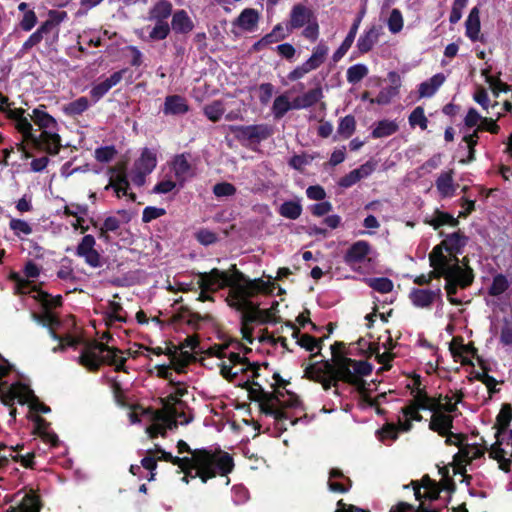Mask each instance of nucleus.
<instances>
[{"label": "nucleus", "mask_w": 512, "mask_h": 512, "mask_svg": "<svg viewBox=\"0 0 512 512\" xmlns=\"http://www.w3.org/2000/svg\"><path fill=\"white\" fill-rule=\"evenodd\" d=\"M236 272V279L231 278L226 272L220 271L217 268L212 269L210 272H203L201 274V285L203 287H211L219 284L221 287L231 288L232 302L229 303L231 307L240 311L242 321V332L244 338L249 342H253L251 331L247 329L249 323L257 321L259 317L258 306L249 300L260 291L269 289L267 283L261 279L249 280L246 276L237 271L236 265L232 266Z\"/></svg>", "instance_id": "f257e3e1"}, {"label": "nucleus", "mask_w": 512, "mask_h": 512, "mask_svg": "<svg viewBox=\"0 0 512 512\" xmlns=\"http://www.w3.org/2000/svg\"><path fill=\"white\" fill-rule=\"evenodd\" d=\"M194 461L187 465V468L181 469L188 478L200 477L203 483L208 479L215 477L217 474L227 475L234 467L232 457L226 453L219 451L213 453L206 449H195L193 457H189Z\"/></svg>", "instance_id": "f03ea898"}, {"label": "nucleus", "mask_w": 512, "mask_h": 512, "mask_svg": "<svg viewBox=\"0 0 512 512\" xmlns=\"http://www.w3.org/2000/svg\"><path fill=\"white\" fill-rule=\"evenodd\" d=\"M118 353H121L120 349L95 342L82 352L79 362L91 371L98 370L101 363L114 365L116 371H125L126 358L118 357Z\"/></svg>", "instance_id": "7ed1b4c3"}, {"label": "nucleus", "mask_w": 512, "mask_h": 512, "mask_svg": "<svg viewBox=\"0 0 512 512\" xmlns=\"http://www.w3.org/2000/svg\"><path fill=\"white\" fill-rule=\"evenodd\" d=\"M173 5L168 0H159L149 10L147 19L155 22V26L149 33L153 41L164 40L170 33V25L167 19L172 15Z\"/></svg>", "instance_id": "20e7f679"}, {"label": "nucleus", "mask_w": 512, "mask_h": 512, "mask_svg": "<svg viewBox=\"0 0 512 512\" xmlns=\"http://www.w3.org/2000/svg\"><path fill=\"white\" fill-rule=\"evenodd\" d=\"M455 266L454 269L451 270L449 275H441L446 280L445 290L448 295V300L451 304L459 305L461 304V300L454 298L453 295L457 293V286L461 288H466L470 286L474 280L473 270L470 267H466L465 269L459 266V259L454 257Z\"/></svg>", "instance_id": "39448f33"}, {"label": "nucleus", "mask_w": 512, "mask_h": 512, "mask_svg": "<svg viewBox=\"0 0 512 512\" xmlns=\"http://www.w3.org/2000/svg\"><path fill=\"white\" fill-rule=\"evenodd\" d=\"M229 130L234 134L235 138L239 141H250V142H260L262 140H266L269 138L273 130L266 124H257V125H249V126H238L231 125L229 126Z\"/></svg>", "instance_id": "423d86ee"}, {"label": "nucleus", "mask_w": 512, "mask_h": 512, "mask_svg": "<svg viewBox=\"0 0 512 512\" xmlns=\"http://www.w3.org/2000/svg\"><path fill=\"white\" fill-rule=\"evenodd\" d=\"M1 111L5 113L9 119L16 121L17 130L26 140H29L35 148H40V140L32 133L33 128L29 120L24 116V109H7L5 107H1Z\"/></svg>", "instance_id": "0eeeda50"}, {"label": "nucleus", "mask_w": 512, "mask_h": 512, "mask_svg": "<svg viewBox=\"0 0 512 512\" xmlns=\"http://www.w3.org/2000/svg\"><path fill=\"white\" fill-rule=\"evenodd\" d=\"M162 402L165 414L175 418L180 424H188L192 421L191 410L184 401L177 399L174 395H169Z\"/></svg>", "instance_id": "6e6552de"}, {"label": "nucleus", "mask_w": 512, "mask_h": 512, "mask_svg": "<svg viewBox=\"0 0 512 512\" xmlns=\"http://www.w3.org/2000/svg\"><path fill=\"white\" fill-rule=\"evenodd\" d=\"M443 246L442 243L435 246L429 254L430 266L434 268V270L431 271V275L434 276V278H440L441 275H449L455 266V256L447 258L443 254Z\"/></svg>", "instance_id": "1a4fd4ad"}, {"label": "nucleus", "mask_w": 512, "mask_h": 512, "mask_svg": "<svg viewBox=\"0 0 512 512\" xmlns=\"http://www.w3.org/2000/svg\"><path fill=\"white\" fill-rule=\"evenodd\" d=\"M323 366L311 364L305 369V376L315 382L321 383L324 390H329L332 387V364L330 361H322Z\"/></svg>", "instance_id": "9d476101"}, {"label": "nucleus", "mask_w": 512, "mask_h": 512, "mask_svg": "<svg viewBox=\"0 0 512 512\" xmlns=\"http://www.w3.org/2000/svg\"><path fill=\"white\" fill-rule=\"evenodd\" d=\"M344 358L345 357H339L337 359V367L332 365V386L336 388L334 391L336 394L338 393V381H343L350 385H357L359 382V379L355 376L353 370H351L352 365L345 363Z\"/></svg>", "instance_id": "9b49d317"}, {"label": "nucleus", "mask_w": 512, "mask_h": 512, "mask_svg": "<svg viewBox=\"0 0 512 512\" xmlns=\"http://www.w3.org/2000/svg\"><path fill=\"white\" fill-rule=\"evenodd\" d=\"M95 238L92 235H85L76 248V254L84 257L87 264L97 268L101 266L100 254L95 250Z\"/></svg>", "instance_id": "f8f14e48"}, {"label": "nucleus", "mask_w": 512, "mask_h": 512, "mask_svg": "<svg viewBox=\"0 0 512 512\" xmlns=\"http://www.w3.org/2000/svg\"><path fill=\"white\" fill-rule=\"evenodd\" d=\"M441 296V290H428L413 288L409 294L411 302L420 308H429L435 301L436 298Z\"/></svg>", "instance_id": "ddd939ff"}, {"label": "nucleus", "mask_w": 512, "mask_h": 512, "mask_svg": "<svg viewBox=\"0 0 512 512\" xmlns=\"http://www.w3.org/2000/svg\"><path fill=\"white\" fill-rule=\"evenodd\" d=\"M162 111L165 115H184L189 111V105L183 96L168 95L165 98Z\"/></svg>", "instance_id": "4468645a"}, {"label": "nucleus", "mask_w": 512, "mask_h": 512, "mask_svg": "<svg viewBox=\"0 0 512 512\" xmlns=\"http://www.w3.org/2000/svg\"><path fill=\"white\" fill-rule=\"evenodd\" d=\"M313 17L312 10L303 4L294 5L290 13L289 30L303 27L306 23H310Z\"/></svg>", "instance_id": "2eb2a0df"}, {"label": "nucleus", "mask_w": 512, "mask_h": 512, "mask_svg": "<svg viewBox=\"0 0 512 512\" xmlns=\"http://www.w3.org/2000/svg\"><path fill=\"white\" fill-rule=\"evenodd\" d=\"M381 26L372 25L357 41V48L361 54L368 53L378 43L381 34Z\"/></svg>", "instance_id": "dca6fc26"}, {"label": "nucleus", "mask_w": 512, "mask_h": 512, "mask_svg": "<svg viewBox=\"0 0 512 512\" xmlns=\"http://www.w3.org/2000/svg\"><path fill=\"white\" fill-rule=\"evenodd\" d=\"M370 251V246L366 241L355 242L345 253L344 261L349 264H355L363 261Z\"/></svg>", "instance_id": "f3484780"}, {"label": "nucleus", "mask_w": 512, "mask_h": 512, "mask_svg": "<svg viewBox=\"0 0 512 512\" xmlns=\"http://www.w3.org/2000/svg\"><path fill=\"white\" fill-rule=\"evenodd\" d=\"M259 13L253 8L244 9L240 15L233 21L234 26H238L245 31H253L259 21Z\"/></svg>", "instance_id": "a211bd4d"}, {"label": "nucleus", "mask_w": 512, "mask_h": 512, "mask_svg": "<svg viewBox=\"0 0 512 512\" xmlns=\"http://www.w3.org/2000/svg\"><path fill=\"white\" fill-rule=\"evenodd\" d=\"M322 97V88L318 84L314 89H311L303 95L296 97L292 102V107L293 109L308 108L316 104Z\"/></svg>", "instance_id": "6ab92c4d"}, {"label": "nucleus", "mask_w": 512, "mask_h": 512, "mask_svg": "<svg viewBox=\"0 0 512 512\" xmlns=\"http://www.w3.org/2000/svg\"><path fill=\"white\" fill-rule=\"evenodd\" d=\"M40 140V147L45 146L46 151L49 154L56 155L59 153L61 148V138L56 130L46 129L37 136Z\"/></svg>", "instance_id": "aec40b11"}, {"label": "nucleus", "mask_w": 512, "mask_h": 512, "mask_svg": "<svg viewBox=\"0 0 512 512\" xmlns=\"http://www.w3.org/2000/svg\"><path fill=\"white\" fill-rule=\"evenodd\" d=\"M194 28V24L185 10H177L172 15L171 27L176 33L187 34Z\"/></svg>", "instance_id": "412c9836"}, {"label": "nucleus", "mask_w": 512, "mask_h": 512, "mask_svg": "<svg viewBox=\"0 0 512 512\" xmlns=\"http://www.w3.org/2000/svg\"><path fill=\"white\" fill-rule=\"evenodd\" d=\"M53 26L54 23L51 20H47L42 23V25L24 42L19 53L23 55L31 48L39 44L42 41L44 34H48Z\"/></svg>", "instance_id": "4be33fe9"}, {"label": "nucleus", "mask_w": 512, "mask_h": 512, "mask_svg": "<svg viewBox=\"0 0 512 512\" xmlns=\"http://www.w3.org/2000/svg\"><path fill=\"white\" fill-rule=\"evenodd\" d=\"M359 26H360V17H356L353 24L351 25L350 30H349L347 36L345 37L344 41L342 42L340 47L333 54V60L335 62L339 61L346 54V52L350 49V47L352 46V44L355 40Z\"/></svg>", "instance_id": "5701e85b"}, {"label": "nucleus", "mask_w": 512, "mask_h": 512, "mask_svg": "<svg viewBox=\"0 0 512 512\" xmlns=\"http://www.w3.org/2000/svg\"><path fill=\"white\" fill-rule=\"evenodd\" d=\"M467 242L468 237H466L461 231H457L448 234L442 244L448 252L458 254L461 253Z\"/></svg>", "instance_id": "b1692460"}, {"label": "nucleus", "mask_w": 512, "mask_h": 512, "mask_svg": "<svg viewBox=\"0 0 512 512\" xmlns=\"http://www.w3.org/2000/svg\"><path fill=\"white\" fill-rule=\"evenodd\" d=\"M277 404L266 402L264 399V394L262 393L261 397V411L269 416H272L275 418L277 422V426L279 429L286 430V427H284V420L288 419V415L286 412L282 411L281 409L276 407Z\"/></svg>", "instance_id": "393cba45"}, {"label": "nucleus", "mask_w": 512, "mask_h": 512, "mask_svg": "<svg viewBox=\"0 0 512 512\" xmlns=\"http://www.w3.org/2000/svg\"><path fill=\"white\" fill-rule=\"evenodd\" d=\"M479 9L474 7L471 9L468 18L466 19V35L473 41H477L479 39L478 35L480 32V17H479Z\"/></svg>", "instance_id": "a878e982"}, {"label": "nucleus", "mask_w": 512, "mask_h": 512, "mask_svg": "<svg viewBox=\"0 0 512 512\" xmlns=\"http://www.w3.org/2000/svg\"><path fill=\"white\" fill-rule=\"evenodd\" d=\"M445 75L443 73L435 74L428 81L422 82L419 86L420 97H431L437 89L444 83Z\"/></svg>", "instance_id": "bb28decb"}, {"label": "nucleus", "mask_w": 512, "mask_h": 512, "mask_svg": "<svg viewBox=\"0 0 512 512\" xmlns=\"http://www.w3.org/2000/svg\"><path fill=\"white\" fill-rule=\"evenodd\" d=\"M156 167V156L149 149L145 148L138 160L135 161V169L150 174Z\"/></svg>", "instance_id": "cd10ccee"}, {"label": "nucleus", "mask_w": 512, "mask_h": 512, "mask_svg": "<svg viewBox=\"0 0 512 512\" xmlns=\"http://www.w3.org/2000/svg\"><path fill=\"white\" fill-rule=\"evenodd\" d=\"M290 327L293 329L292 336L297 339V344L299 346L305 348L307 351H313L316 347L321 349L323 339L316 340L308 334H300L299 329H297L293 324H290Z\"/></svg>", "instance_id": "c85d7f7f"}, {"label": "nucleus", "mask_w": 512, "mask_h": 512, "mask_svg": "<svg viewBox=\"0 0 512 512\" xmlns=\"http://www.w3.org/2000/svg\"><path fill=\"white\" fill-rule=\"evenodd\" d=\"M32 119L42 130H57L56 120L40 107L33 110Z\"/></svg>", "instance_id": "c756f323"}, {"label": "nucleus", "mask_w": 512, "mask_h": 512, "mask_svg": "<svg viewBox=\"0 0 512 512\" xmlns=\"http://www.w3.org/2000/svg\"><path fill=\"white\" fill-rule=\"evenodd\" d=\"M452 418L445 414H437L432 416L429 428L441 436H445L446 432L452 428Z\"/></svg>", "instance_id": "7c9ffc66"}, {"label": "nucleus", "mask_w": 512, "mask_h": 512, "mask_svg": "<svg viewBox=\"0 0 512 512\" xmlns=\"http://www.w3.org/2000/svg\"><path fill=\"white\" fill-rule=\"evenodd\" d=\"M173 168L177 179L181 182V186L183 185V182L186 180V178L192 175L191 165L183 154L175 157Z\"/></svg>", "instance_id": "2f4dec72"}, {"label": "nucleus", "mask_w": 512, "mask_h": 512, "mask_svg": "<svg viewBox=\"0 0 512 512\" xmlns=\"http://www.w3.org/2000/svg\"><path fill=\"white\" fill-rule=\"evenodd\" d=\"M431 399L426 394H420L418 398L419 405L416 407L414 405L407 406L402 408V412L405 417H409L413 420L420 421L422 416L418 413V409H431L429 407V402Z\"/></svg>", "instance_id": "473e14b6"}, {"label": "nucleus", "mask_w": 512, "mask_h": 512, "mask_svg": "<svg viewBox=\"0 0 512 512\" xmlns=\"http://www.w3.org/2000/svg\"><path fill=\"white\" fill-rule=\"evenodd\" d=\"M278 212L281 216L287 219L295 220L301 215L302 206L298 200L285 201L280 205Z\"/></svg>", "instance_id": "72a5a7b5"}, {"label": "nucleus", "mask_w": 512, "mask_h": 512, "mask_svg": "<svg viewBox=\"0 0 512 512\" xmlns=\"http://www.w3.org/2000/svg\"><path fill=\"white\" fill-rule=\"evenodd\" d=\"M501 444L502 442L498 439L490 447V457L498 461L501 470L508 472L511 459L505 457L506 452L501 448Z\"/></svg>", "instance_id": "f704fd0d"}, {"label": "nucleus", "mask_w": 512, "mask_h": 512, "mask_svg": "<svg viewBox=\"0 0 512 512\" xmlns=\"http://www.w3.org/2000/svg\"><path fill=\"white\" fill-rule=\"evenodd\" d=\"M398 125L394 121L381 120L377 123V126L372 131L371 135L373 138L388 137L398 131Z\"/></svg>", "instance_id": "c9c22d12"}, {"label": "nucleus", "mask_w": 512, "mask_h": 512, "mask_svg": "<svg viewBox=\"0 0 512 512\" xmlns=\"http://www.w3.org/2000/svg\"><path fill=\"white\" fill-rule=\"evenodd\" d=\"M436 187L442 197L452 196L454 193L452 171L442 173L436 180Z\"/></svg>", "instance_id": "e433bc0d"}, {"label": "nucleus", "mask_w": 512, "mask_h": 512, "mask_svg": "<svg viewBox=\"0 0 512 512\" xmlns=\"http://www.w3.org/2000/svg\"><path fill=\"white\" fill-rule=\"evenodd\" d=\"M512 421V406L511 404H503L502 408L497 416V422L500 425L499 430L495 434V437L497 440L500 437V434L506 431L507 427L509 426L510 422Z\"/></svg>", "instance_id": "4c0bfd02"}, {"label": "nucleus", "mask_w": 512, "mask_h": 512, "mask_svg": "<svg viewBox=\"0 0 512 512\" xmlns=\"http://www.w3.org/2000/svg\"><path fill=\"white\" fill-rule=\"evenodd\" d=\"M204 115L212 122H218L225 112L224 104L220 100H215L203 108Z\"/></svg>", "instance_id": "58836bf2"}, {"label": "nucleus", "mask_w": 512, "mask_h": 512, "mask_svg": "<svg viewBox=\"0 0 512 512\" xmlns=\"http://www.w3.org/2000/svg\"><path fill=\"white\" fill-rule=\"evenodd\" d=\"M36 320L43 326L50 328L49 332L53 339L61 341L62 338L54 331V327L60 325V320L50 312H46L43 315H35Z\"/></svg>", "instance_id": "ea45409f"}, {"label": "nucleus", "mask_w": 512, "mask_h": 512, "mask_svg": "<svg viewBox=\"0 0 512 512\" xmlns=\"http://www.w3.org/2000/svg\"><path fill=\"white\" fill-rule=\"evenodd\" d=\"M510 287V282L503 274H497L493 277L491 286L488 288V294L491 296H500Z\"/></svg>", "instance_id": "a19ab883"}, {"label": "nucleus", "mask_w": 512, "mask_h": 512, "mask_svg": "<svg viewBox=\"0 0 512 512\" xmlns=\"http://www.w3.org/2000/svg\"><path fill=\"white\" fill-rule=\"evenodd\" d=\"M364 281L369 287L380 293H388L393 289V282L386 277L365 278Z\"/></svg>", "instance_id": "79ce46f5"}, {"label": "nucleus", "mask_w": 512, "mask_h": 512, "mask_svg": "<svg viewBox=\"0 0 512 512\" xmlns=\"http://www.w3.org/2000/svg\"><path fill=\"white\" fill-rule=\"evenodd\" d=\"M489 73L488 69L482 71V75L485 76L486 82L489 84L495 97H498L501 91L508 92L512 90V86L503 83L499 78L492 77Z\"/></svg>", "instance_id": "37998d69"}, {"label": "nucleus", "mask_w": 512, "mask_h": 512, "mask_svg": "<svg viewBox=\"0 0 512 512\" xmlns=\"http://www.w3.org/2000/svg\"><path fill=\"white\" fill-rule=\"evenodd\" d=\"M292 108V103H290L287 95L282 94L275 98L272 110L275 118L280 119Z\"/></svg>", "instance_id": "c03bdc74"}, {"label": "nucleus", "mask_w": 512, "mask_h": 512, "mask_svg": "<svg viewBox=\"0 0 512 512\" xmlns=\"http://www.w3.org/2000/svg\"><path fill=\"white\" fill-rule=\"evenodd\" d=\"M156 452L161 453V457L159 458L160 460L171 462L172 464L177 465L180 469L184 470L187 468L189 463L194 461L193 459H189V457L180 458L178 456H173L171 453L163 450L160 446H156Z\"/></svg>", "instance_id": "a18cd8bd"}, {"label": "nucleus", "mask_w": 512, "mask_h": 512, "mask_svg": "<svg viewBox=\"0 0 512 512\" xmlns=\"http://www.w3.org/2000/svg\"><path fill=\"white\" fill-rule=\"evenodd\" d=\"M368 75V68L364 64H355L347 70V81L351 84L360 82Z\"/></svg>", "instance_id": "49530a36"}, {"label": "nucleus", "mask_w": 512, "mask_h": 512, "mask_svg": "<svg viewBox=\"0 0 512 512\" xmlns=\"http://www.w3.org/2000/svg\"><path fill=\"white\" fill-rule=\"evenodd\" d=\"M368 355L372 356L375 355L376 359L379 363L384 364L386 367L385 369H389L390 365L388 363L393 359L394 355L390 353L389 351H385L384 353H380V346L379 343H369L368 344Z\"/></svg>", "instance_id": "de8ad7c7"}, {"label": "nucleus", "mask_w": 512, "mask_h": 512, "mask_svg": "<svg viewBox=\"0 0 512 512\" xmlns=\"http://www.w3.org/2000/svg\"><path fill=\"white\" fill-rule=\"evenodd\" d=\"M89 107V101L86 97H80L65 106L64 111L68 115L77 116L86 111Z\"/></svg>", "instance_id": "09e8293b"}, {"label": "nucleus", "mask_w": 512, "mask_h": 512, "mask_svg": "<svg viewBox=\"0 0 512 512\" xmlns=\"http://www.w3.org/2000/svg\"><path fill=\"white\" fill-rule=\"evenodd\" d=\"M356 121L352 115H347L341 119L337 128V133L344 138L350 137L355 131Z\"/></svg>", "instance_id": "8fccbe9b"}, {"label": "nucleus", "mask_w": 512, "mask_h": 512, "mask_svg": "<svg viewBox=\"0 0 512 512\" xmlns=\"http://www.w3.org/2000/svg\"><path fill=\"white\" fill-rule=\"evenodd\" d=\"M344 362L352 365L355 376H368L372 372V365L366 361L344 358Z\"/></svg>", "instance_id": "3c124183"}, {"label": "nucleus", "mask_w": 512, "mask_h": 512, "mask_svg": "<svg viewBox=\"0 0 512 512\" xmlns=\"http://www.w3.org/2000/svg\"><path fill=\"white\" fill-rule=\"evenodd\" d=\"M409 124L412 127L418 125L422 130L427 128L428 119L424 114V109L421 106L416 107L409 116Z\"/></svg>", "instance_id": "603ef678"}, {"label": "nucleus", "mask_w": 512, "mask_h": 512, "mask_svg": "<svg viewBox=\"0 0 512 512\" xmlns=\"http://www.w3.org/2000/svg\"><path fill=\"white\" fill-rule=\"evenodd\" d=\"M317 155H311V154H301V155H294L290 158L288 164L293 169L302 171L304 166L309 165L316 157Z\"/></svg>", "instance_id": "864d4df0"}, {"label": "nucleus", "mask_w": 512, "mask_h": 512, "mask_svg": "<svg viewBox=\"0 0 512 512\" xmlns=\"http://www.w3.org/2000/svg\"><path fill=\"white\" fill-rule=\"evenodd\" d=\"M175 321H180L192 326L193 328H198V322L202 320V317L198 313L190 312L189 310L181 311L174 316Z\"/></svg>", "instance_id": "5fc2aeb1"}, {"label": "nucleus", "mask_w": 512, "mask_h": 512, "mask_svg": "<svg viewBox=\"0 0 512 512\" xmlns=\"http://www.w3.org/2000/svg\"><path fill=\"white\" fill-rule=\"evenodd\" d=\"M388 28L393 34L399 33L403 28V17L398 9H393L388 18Z\"/></svg>", "instance_id": "6e6d98bb"}, {"label": "nucleus", "mask_w": 512, "mask_h": 512, "mask_svg": "<svg viewBox=\"0 0 512 512\" xmlns=\"http://www.w3.org/2000/svg\"><path fill=\"white\" fill-rule=\"evenodd\" d=\"M398 93V90L396 87L389 86L384 89H382L377 97L375 99H371V103H377L379 105H386L389 104L393 97H395Z\"/></svg>", "instance_id": "4d7b16f0"}, {"label": "nucleus", "mask_w": 512, "mask_h": 512, "mask_svg": "<svg viewBox=\"0 0 512 512\" xmlns=\"http://www.w3.org/2000/svg\"><path fill=\"white\" fill-rule=\"evenodd\" d=\"M286 37L281 24H277L273 30L259 40V44H271L278 42Z\"/></svg>", "instance_id": "13d9d810"}, {"label": "nucleus", "mask_w": 512, "mask_h": 512, "mask_svg": "<svg viewBox=\"0 0 512 512\" xmlns=\"http://www.w3.org/2000/svg\"><path fill=\"white\" fill-rule=\"evenodd\" d=\"M36 298L38 299V301L41 302L42 306L45 307L46 309H51L53 307H58L62 305L61 296L52 297L50 294L43 291H39Z\"/></svg>", "instance_id": "bf43d9fd"}, {"label": "nucleus", "mask_w": 512, "mask_h": 512, "mask_svg": "<svg viewBox=\"0 0 512 512\" xmlns=\"http://www.w3.org/2000/svg\"><path fill=\"white\" fill-rule=\"evenodd\" d=\"M327 52L328 47L320 43L314 48L313 53L308 60L317 69L324 62Z\"/></svg>", "instance_id": "052dcab7"}, {"label": "nucleus", "mask_w": 512, "mask_h": 512, "mask_svg": "<svg viewBox=\"0 0 512 512\" xmlns=\"http://www.w3.org/2000/svg\"><path fill=\"white\" fill-rule=\"evenodd\" d=\"M124 312L120 303L110 301L108 303V316L110 321L126 322V317L122 314Z\"/></svg>", "instance_id": "680f3d73"}, {"label": "nucleus", "mask_w": 512, "mask_h": 512, "mask_svg": "<svg viewBox=\"0 0 512 512\" xmlns=\"http://www.w3.org/2000/svg\"><path fill=\"white\" fill-rule=\"evenodd\" d=\"M314 69H316L314 67V65H312V63L309 62V60H307L302 65L296 67L293 71H291L288 74V79L290 81L298 80V79L302 78L305 74L309 73L310 71H312Z\"/></svg>", "instance_id": "e2e57ef3"}, {"label": "nucleus", "mask_w": 512, "mask_h": 512, "mask_svg": "<svg viewBox=\"0 0 512 512\" xmlns=\"http://www.w3.org/2000/svg\"><path fill=\"white\" fill-rule=\"evenodd\" d=\"M213 193L217 197L232 196L236 193V187L228 182L217 183L213 187Z\"/></svg>", "instance_id": "0e129e2a"}, {"label": "nucleus", "mask_w": 512, "mask_h": 512, "mask_svg": "<svg viewBox=\"0 0 512 512\" xmlns=\"http://www.w3.org/2000/svg\"><path fill=\"white\" fill-rule=\"evenodd\" d=\"M445 224H449L453 227H456L459 225V221H458V219L454 218L452 215L447 214V213H441L435 219H433L431 221V225L435 229H438L439 227H441Z\"/></svg>", "instance_id": "69168bd1"}, {"label": "nucleus", "mask_w": 512, "mask_h": 512, "mask_svg": "<svg viewBox=\"0 0 512 512\" xmlns=\"http://www.w3.org/2000/svg\"><path fill=\"white\" fill-rule=\"evenodd\" d=\"M501 328L500 342L503 345H512V318H504Z\"/></svg>", "instance_id": "338daca9"}, {"label": "nucleus", "mask_w": 512, "mask_h": 512, "mask_svg": "<svg viewBox=\"0 0 512 512\" xmlns=\"http://www.w3.org/2000/svg\"><path fill=\"white\" fill-rule=\"evenodd\" d=\"M195 237L198 242L205 246L215 243L218 239L217 235L208 229H200Z\"/></svg>", "instance_id": "774afa93"}]
</instances>
